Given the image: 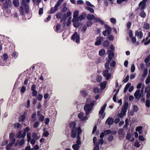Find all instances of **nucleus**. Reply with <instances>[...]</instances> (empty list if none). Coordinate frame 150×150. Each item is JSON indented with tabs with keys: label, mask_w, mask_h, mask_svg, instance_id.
<instances>
[{
	"label": "nucleus",
	"mask_w": 150,
	"mask_h": 150,
	"mask_svg": "<svg viewBox=\"0 0 150 150\" xmlns=\"http://www.w3.org/2000/svg\"><path fill=\"white\" fill-rule=\"evenodd\" d=\"M89 99H88L86 101L87 104L84 106V110L86 112V115H88L93 109V107L96 101H92L90 104L89 103Z\"/></svg>",
	"instance_id": "obj_1"
},
{
	"label": "nucleus",
	"mask_w": 150,
	"mask_h": 150,
	"mask_svg": "<svg viewBox=\"0 0 150 150\" xmlns=\"http://www.w3.org/2000/svg\"><path fill=\"white\" fill-rule=\"evenodd\" d=\"M69 125L70 127L72 128L71 130L72 134H71V137L72 138H75L76 137L77 133H78L79 130L81 129L80 127H79L78 128H76V123L75 122L70 123Z\"/></svg>",
	"instance_id": "obj_2"
},
{
	"label": "nucleus",
	"mask_w": 150,
	"mask_h": 150,
	"mask_svg": "<svg viewBox=\"0 0 150 150\" xmlns=\"http://www.w3.org/2000/svg\"><path fill=\"white\" fill-rule=\"evenodd\" d=\"M26 13H28L29 11L28 5L26 3L25 0H22V5L20 6V14L23 16L24 15V10Z\"/></svg>",
	"instance_id": "obj_3"
},
{
	"label": "nucleus",
	"mask_w": 150,
	"mask_h": 150,
	"mask_svg": "<svg viewBox=\"0 0 150 150\" xmlns=\"http://www.w3.org/2000/svg\"><path fill=\"white\" fill-rule=\"evenodd\" d=\"M128 106V102L125 103L123 108L122 109V110L120 112L119 114L118 117L122 118L125 115L126 112H127Z\"/></svg>",
	"instance_id": "obj_4"
},
{
	"label": "nucleus",
	"mask_w": 150,
	"mask_h": 150,
	"mask_svg": "<svg viewBox=\"0 0 150 150\" xmlns=\"http://www.w3.org/2000/svg\"><path fill=\"white\" fill-rule=\"evenodd\" d=\"M64 1V0H59L57 4L55 5L54 7H51L50 10V13H53L57 11L58 9V7L61 3Z\"/></svg>",
	"instance_id": "obj_5"
},
{
	"label": "nucleus",
	"mask_w": 150,
	"mask_h": 150,
	"mask_svg": "<svg viewBox=\"0 0 150 150\" xmlns=\"http://www.w3.org/2000/svg\"><path fill=\"white\" fill-rule=\"evenodd\" d=\"M104 27L106 30L103 32V34L104 36H105L107 35V33L108 35L110 34L111 29V28L107 24L104 25Z\"/></svg>",
	"instance_id": "obj_6"
},
{
	"label": "nucleus",
	"mask_w": 150,
	"mask_h": 150,
	"mask_svg": "<svg viewBox=\"0 0 150 150\" xmlns=\"http://www.w3.org/2000/svg\"><path fill=\"white\" fill-rule=\"evenodd\" d=\"M80 35L78 34L76 32H75L72 35L71 39L75 41L76 43H78L80 41Z\"/></svg>",
	"instance_id": "obj_7"
},
{
	"label": "nucleus",
	"mask_w": 150,
	"mask_h": 150,
	"mask_svg": "<svg viewBox=\"0 0 150 150\" xmlns=\"http://www.w3.org/2000/svg\"><path fill=\"white\" fill-rule=\"evenodd\" d=\"M103 76L106 78L107 80H109L111 77V74L109 73L108 70L103 71Z\"/></svg>",
	"instance_id": "obj_8"
},
{
	"label": "nucleus",
	"mask_w": 150,
	"mask_h": 150,
	"mask_svg": "<svg viewBox=\"0 0 150 150\" xmlns=\"http://www.w3.org/2000/svg\"><path fill=\"white\" fill-rule=\"evenodd\" d=\"M11 5V0H6L5 2L3 4V8L5 9H7L10 7Z\"/></svg>",
	"instance_id": "obj_9"
},
{
	"label": "nucleus",
	"mask_w": 150,
	"mask_h": 150,
	"mask_svg": "<svg viewBox=\"0 0 150 150\" xmlns=\"http://www.w3.org/2000/svg\"><path fill=\"white\" fill-rule=\"evenodd\" d=\"M82 130L79 129L78 130V133H77V140L76 141V144H78L79 146L81 144V142L80 140V137L79 136L80 134L82 132Z\"/></svg>",
	"instance_id": "obj_10"
},
{
	"label": "nucleus",
	"mask_w": 150,
	"mask_h": 150,
	"mask_svg": "<svg viewBox=\"0 0 150 150\" xmlns=\"http://www.w3.org/2000/svg\"><path fill=\"white\" fill-rule=\"evenodd\" d=\"M103 40L102 37H99L97 38L95 44L96 45H99L101 44Z\"/></svg>",
	"instance_id": "obj_11"
},
{
	"label": "nucleus",
	"mask_w": 150,
	"mask_h": 150,
	"mask_svg": "<svg viewBox=\"0 0 150 150\" xmlns=\"http://www.w3.org/2000/svg\"><path fill=\"white\" fill-rule=\"evenodd\" d=\"M25 136V133L21 130L19 131L17 135V137L19 139L24 138Z\"/></svg>",
	"instance_id": "obj_12"
},
{
	"label": "nucleus",
	"mask_w": 150,
	"mask_h": 150,
	"mask_svg": "<svg viewBox=\"0 0 150 150\" xmlns=\"http://www.w3.org/2000/svg\"><path fill=\"white\" fill-rule=\"evenodd\" d=\"M140 90H137L135 92L134 96L135 98L137 99H139L141 96V95L140 93Z\"/></svg>",
	"instance_id": "obj_13"
},
{
	"label": "nucleus",
	"mask_w": 150,
	"mask_h": 150,
	"mask_svg": "<svg viewBox=\"0 0 150 150\" xmlns=\"http://www.w3.org/2000/svg\"><path fill=\"white\" fill-rule=\"evenodd\" d=\"M135 36H137L138 39H141L143 37V34L141 31H139L137 30L135 32Z\"/></svg>",
	"instance_id": "obj_14"
},
{
	"label": "nucleus",
	"mask_w": 150,
	"mask_h": 150,
	"mask_svg": "<svg viewBox=\"0 0 150 150\" xmlns=\"http://www.w3.org/2000/svg\"><path fill=\"white\" fill-rule=\"evenodd\" d=\"M114 120L111 117H109L106 121L105 123L108 125H112L113 123Z\"/></svg>",
	"instance_id": "obj_15"
},
{
	"label": "nucleus",
	"mask_w": 150,
	"mask_h": 150,
	"mask_svg": "<svg viewBox=\"0 0 150 150\" xmlns=\"http://www.w3.org/2000/svg\"><path fill=\"white\" fill-rule=\"evenodd\" d=\"M83 114L82 112H80L78 115V117L82 121L85 120L87 118L86 116H85L84 117H83Z\"/></svg>",
	"instance_id": "obj_16"
},
{
	"label": "nucleus",
	"mask_w": 150,
	"mask_h": 150,
	"mask_svg": "<svg viewBox=\"0 0 150 150\" xmlns=\"http://www.w3.org/2000/svg\"><path fill=\"white\" fill-rule=\"evenodd\" d=\"M107 82L106 81H104L103 82L100 83L99 85L98 86H100L101 90L104 89L106 87Z\"/></svg>",
	"instance_id": "obj_17"
},
{
	"label": "nucleus",
	"mask_w": 150,
	"mask_h": 150,
	"mask_svg": "<svg viewBox=\"0 0 150 150\" xmlns=\"http://www.w3.org/2000/svg\"><path fill=\"white\" fill-rule=\"evenodd\" d=\"M107 52L109 53L108 56L109 59V60H111L114 56L113 52L111 50H108Z\"/></svg>",
	"instance_id": "obj_18"
},
{
	"label": "nucleus",
	"mask_w": 150,
	"mask_h": 150,
	"mask_svg": "<svg viewBox=\"0 0 150 150\" xmlns=\"http://www.w3.org/2000/svg\"><path fill=\"white\" fill-rule=\"evenodd\" d=\"M86 13H83L78 18V21H81L82 20H84L85 19L86 17Z\"/></svg>",
	"instance_id": "obj_19"
},
{
	"label": "nucleus",
	"mask_w": 150,
	"mask_h": 150,
	"mask_svg": "<svg viewBox=\"0 0 150 150\" xmlns=\"http://www.w3.org/2000/svg\"><path fill=\"white\" fill-rule=\"evenodd\" d=\"M118 133L119 136L123 138L124 137V129H119L118 132Z\"/></svg>",
	"instance_id": "obj_20"
},
{
	"label": "nucleus",
	"mask_w": 150,
	"mask_h": 150,
	"mask_svg": "<svg viewBox=\"0 0 150 150\" xmlns=\"http://www.w3.org/2000/svg\"><path fill=\"white\" fill-rule=\"evenodd\" d=\"M106 106L107 104L105 103L104 104L103 106L101 108L99 112V113L100 114L102 115L103 114Z\"/></svg>",
	"instance_id": "obj_21"
},
{
	"label": "nucleus",
	"mask_w": 150,
	"mask_h": 150,
	"mask_svg": "<svg viewBox=\"0 0 150 150\" xmlns=\"http://www.w3.org/2000/svg\"><path fill=\"white\" fill-rule=\"evenodd\" d=\"M61 26L60 24L57 25L56 26L55 31L57 32H62L63 31V30H61Z\"/></svg>",
	"instance_id": "obj_22"
},
{
	"label": "nucleus",
	"mask_w": 150,
	"mask_h": 150,
	"mask_svg": "<svg viewBox=\"0 0 150 150\" xmlns=\"http://www.w3.org/2000/svg\"><path fill=\"white\" fill-rule=\"evenodd\" d=\"M80 93L81 95L84 97H86L88 95V93L87 92L83 90L81 91Z\"/></svg>",
	"instance_id": "obj_23"
},
{
	"label": "nucleus",
	"mask_w": 150,
	"mask_h": 150,
	"mask_svg": "<svg viewBox=\"0 0 150 150\" xmlns=\"http://www.w3.org/2000/svg\"><path fill=\"white\" fill-rule=\"evenodd\" d=\"M86 18L88 20H92L93 19H94L95 17L93 14H89L87 15Z\"/></svg>",
	"instance_id": "obj_24"
},
{
	"label": "nucleus",
	"mask_w": 150,
	"mask_h": 150,
	"mask_svg": "<svg viewBox=\"0 0 150 150\" xmlns=\"http://www.w3.org/2000/svg\"><path fill=\"white\" fill-rule=\"evenodd\" d=\"M142 127L141 126H139L137 127L136 129V131L138 132L139 134H140L142 133Z\"/></svg>",
	"instance_id": "obj_25"
},
{
	"label": "nucleus",
	"mask_w": 150,
	"mask_h": 150,
	"mask_svg": "<svg viewBox=\"0 0 150 150\" xmlns=\"http://www.w3.org/2000/svg\"><path fill=\"white\" fill-rule=\"evenodd\" d=\"M26 117L25 115H21L19 118V122H23L25 120Z\"/></svg>",
	"instance_id": "obj_26"
},
{
	"label": "nucleus",
	"mask_w": 150,
	"mask_h": 150,
	"mask_svg": "<svg viewBox=\"0 0 150 150\" xmlns=\"http://www.w3.org/2000/svg\"><path fill=\"white\" fill-rule=\"evenodd\" d=\"M105 51L104 49H102L100 50L99 52V55L101 56H103L105 54Z\"/></svg>",
	"instance_id": "obj_27"
},
{
	"label": "nucleus",
	"mask_w": 150,
	"mask_h": 150,
	"mask_svg": "<svg viewBox=\"0 0 150 150\" xmlns=\"http://www.w3.org/2000/svg\"><path fill=\"white\" fill-rule=\"evenodd\" d=\"M131 85V83H127L126 85L125 86V87L123 92L124 93H125L126 92L127 89L128 88H129V87L130 86V85Z\"/></svg>",
	"instance_id": "obj_28"
},
{
	"label": "nucleus",
	"mask_w": 150,
	"mask_h": 150,
	"mask_svg": "<svg viewBox=\"0 0 150 150\" xmlns=\"http://www.w3.org/2000/svg\"><path fill=\"white\" fill-rule=\"evenodd\" d=\"M79 146L76 144H74L72 146V148L74 150H79Z\"/></svg>",
	"instance_id": "obj_29"
},
{
	"label": "nucleus",
	"mask_w": 150,
	"mask_h": 150,
	"mask_svg": "<svg viewBox=\"0 0 150 150\" xmlns=\"http://www.w3.org/2000/svg\"><path fill=\"white\" fill-rule=\"evenodd\" d=\"M89 11L90 13H94V10L92 8L88 6H86L85 7Z\"/></svg>",
	"instance_id": "obj_30"
},
{
	"label": "nucleus",
	"mask_w": 150,
	"mask_h": 150,
	"mask_svg": "<svg viewBox=\"0 0 150 150\" xmlns=\"http://www.w3.org/2000/svg\"><path fill=\"white\" fill-rule=\"evenodd\" d=\"M139 15L141 17L144 18L146 17V15L144 11H142L140 13Z\"/></svg>",
	"instance_id": "obj_31"
},
{
	"label": "nucleus",
	"mask_w": 150,
	"mask_h": 150,
	"mask_svg": "<svg viewBox=\"0 0 150 150\" xmlns=\"http://www.w3.org/2000/svg\"><path fill=\"white\" fill-rule=\"evenodd\" d=\"M66 16L67 15L66 13H65L64 14L61 20V22H62L63 21H65L67 20L68 17Z\"/></svg>",
	"instance_id": "obj_32"
},
{
	"label": "nucleus",
	"mask_w": 150,
	"mask_h": 150,
	"mask_svg": "<svg viewBox=\"0 0 150 150\" xmlns=\"http://www.w3.org/2000/svg\"><path fill=\"white\" fill-rule=\"evenodd\" d=\"M27 141L28 142H29L30 141L31 139V133L30 132L27 133Z\"/></svg>",
	"instance_id": "obj_33"
},
{
	"label": "nucleus",
	"mask_w": 150,
	"mask_h": 150,
	"mask_svg": "<svg viewBox=\"0 0 150 150\" xmlns=\"http://www.w3.org/2000/svg\"><path fill=\"white\" fill-rule=\"evenodd\" d=\"M103 45L104 47H107L109 46V42L108 40L104 41L103 43Z\"/></svg>",
	"instance_id": "obj_34"
},
{
	"label": "nucleus",
	"mask_w": 150,
	"mask_h": 150,
	"mask_svg": "<svg viewBox=\"0 0 150 150\" xmlns=\"http://www.w3.org/2000/svg\"><path fill=\"white\" fill-rule=\"evenodd\" d=\"M100 89L98 87H95L93 89V92L94 93H99Z\"/></svg>",
	"instance_id": "obj_35"
},
{
	"label": "nucleus",
	"mask_w": 150,
	"mask_h": 150,
	"mask_svg": "<svg viewBox=\"0 0 150 150\" xmlns=\"http://www.w3.org/2000/svg\"><path fill=\"white\" fill-rule=\"evenodd\" d=\"M148 73V69L146 68H145L143 70V76L144 77H146Z\"/></svg>",
	"instance_id": "obj_36"
},
{
	"label": "nucleus",
	"mask_w": 150,
	"mask_h": 150,
	"mask_svg": "<svg viewBox=\"0 0 150 150\" xmlns=\"http://www.w3.org/2000/svg\"><path fill=\"white\" fill-rule=\"evenodd\" d=\"M44 116L42 114L39 117L38 120L40 122H43L44 120Z\"/></svg>",
	"instance_id": "obj_37"
},
{
	"label": "nucleus",
	"mask_w": 150,
	"mask_h": 150,
	"mask_svg": "<svg viewBox=\"0 0 150 150\" xmlns=\"http://www.w3.org/2000/svg\"><path fill=\"white\" fill-rule=\"evenodd\" d=\"M144 61L146 63H148L149 61H150V54L148 55Z\"/></svg>",
	"instance_id": "obj_38"
},
{
	"label": "nucleus",
	"mask_w": 150,
	"mask_h": 150,
	"mask_svg": "<svg viewBox=\"0 0 150 150\" xmlns=\"http://www.w3.org/2000/svg\"><path fill=\"white\" fill-rule=\"evenodd\" d=\"M13 4L14 5L17 7L18 6L19 4V1L18 0H13Z\"/></svg>",
	"instance_id": "obj_39"
},
{
	"label": "nucleus",
	"mask_w": 150,
	"mask_h": 150,
	"mask_svg": "<svg viewBox=\"0 0 150 150\" xmlns=\"http://www.w3.org/2000/svg\"><path fill=\"white\" fill-rule=\"evenodd\" d=\"M109 64L110 62L109 61H108L105 63V67L107 70H108L110 69Z\"/></svg>",
	"instance_id": "obj_40"
},
{
	"label": "nucleus",
	"mask_w": 150,
	"mask_h": 150,
	"mask_svg": "<svg viewBox=\"0 0 150 150\" xmlns=\"http://www.w3.org/2000/svg\"><path fill=\"white\" fill-rule=\"evenodd\" d=\"M79 11L78 10H76L74 13L73 17L77 18L79 15Z\"/></svg>",
	"instance_id": "obj_41"
},
{
	"label": "nucleus",
	"mask_w": 150,
	"mask_h": 150,
	"mask_svg": "<svg viewBox=\"0 0 150 150\" xmlns=\"http://www.w3.org/2000/svg\"><path fill=\"white\" fill-rule=\"evenodd\" d=\"M13 144L10 143L6 146V149L7 150H10L12 148Z\"/></svg>",
	"instance_id": "obj_42"
},
{
	"label": "nucleus",
	"mask_w": 150,
	"mask_h": 150,
	"mask_svg": "<svg viewBox=\"0 0 150 150\" xmlns=\"http://www.w3.org/2000/svg\"><path fill=\"white\" fill-rule=\"evenodd\" d=\"M79 25L80 23L78 21H77L74 23L73 26L75 28H77L79 27Z\"/></svg>",
	"instance_id": "obj_43"
},
{
	"label": "nucleus",
	"mask_w": 150,
	"mask_h": 150,
	"mask_svg": "<svg viewBox=\"0 0 150 150\" xmlns=\"http://www.w3.org/2000/svg\"><path fill=\"white\" fill-rule=\"evenodd\" d=\"M62 14L61 13H58L56 15V18L58 19H60L62 17Z\"/></svg>",
	"instance_id": "obj_44"
},
{
	"label": "nucleus",
	"mask_w": 150,
	"mask_h": 150,
	"mask_svg": "<svg viewBox=\"0 0 150 150\" xmlns=\"http://www.w3.org/2000/svg\"><path fill=\"white\" fill-rule=\"evenodd\" d=\"M145 105L146 106L149 108L150 106V102L149 100L147 99L146 100Z\"/></svg>",
	"instance_id": "obj_45"
},
{
	"label": "nucleus",
	"mask_w": 150,
	"mask_h": 150,
	"mask_svg": "<svg viewBox=\"0 0 150 150\" xmlns=\"http://www.w3.org/2000/svg\"><path fill=\"white\" fill-rule=\"evenodd\" d=\"M86 4L88 6H89L90 7H94L95 6H94L90 2H89V1H86Z\"/></svg>",
	"instance_id": "obj_46"
},
{
	"label": "nucleus",
	"mask_w": 150,
	"mask_h": 150,
	"mask_svg": "<svg viewBox=\"0 0 150 150\" xmlns=\"http://www.w3.org/2000/svg\"><path fill=\"white\" fill-rule=\"evenodd\" d=\"M150 82V76H148L145 81V83L146 84H148Z\"/></svg>",
	"instance_id": "obj_47"
},
{
	"label": "nucleus",
	"mask_w": 150,
	"mask_h": 150,
	"mask_svg": "<svg viewBox=\"0 0 150 150\" xmlns=\"http://www.w3.org/2000/svg\"><path fill=\"white\" fill-rule=\"evenodd\" d=\"M108 139L110 142L112 141L113 140V136L112 135H109Z\"/></svg>",
	"instance_id": "obj_48"
},
{
	"label": "nucleus",
	"mask_w": 150,
	"mask_h": 150,
	"mask_svg": "<svg viewBox=\"0 0 150 150\" xmlns=\"http://www.w3.org/2000/svg\"><path fill=\"white\" fill-rule=\"evenodd\" d=\"M129 76L127 75L125 78L123 80V81L124 83H127L129 80Z\"/></svg>",
	"instance_id": "obj_49"
},
{
	"label": "nucleus",
	"mask_w": 150,
	"mask_h": 150,
	"mask_svg": "<svg viewBox=\"0 0 150 150\" xmlns=\"http://www.w3.org/2000/svg\"><path fill=\"white\" fill-rule=\"evenodd\" d=\"M26 90V87L24 86H23L21 87L20 91L22 93H24Z\"/></svg>",
	"instance_id": "obj_50"
},
{
	"label": "nucleus",
	"mask_w": 150,
	"mask_h": 150,
	"mask_svg": "<svg viewBox=\"0 0 150 150\" xmlns=\"http://www.w3.org/2000/svg\"><path fill=\"white\" fill-rule=\"evenodd\" d=\"M18 53L17 52H13L12 54V56L13 57H14L15 59L18 57Z\"/></svg>",
	"instance_id": "obj_51"
},
{
	"label": "nucleus",
	"mask_w": 150,
	"mask_h": 150,
	"mask_svg": "<svg viewBox=\"0 0 150 150\" xmlns=\"http://www.w3.org/2000/svg\"><path fill=\"white\" fill-rule=\"evenodd\" d=\"M30 130L29 127H26L24 130V131L23 132L25 133V135H26V133L28 132Z\"/></svg>",
	"instance_id": "obj_52"
},
{
	"label": "nucleus",
	"mask_w": 150,
	"mask_h": 150,
	"mask_svg": "<svg viewBox=\"0 0 150 150\" xmlns=\"http://www.w3.org/2000/svg\"><path fill=\"white\" fill-rule=\"evenodd\" d=\"M102 78L101 76H98L96 78V81L98 82H100L102 81Z\"/></svg>",
	"instance_id": "obj_53"
},
{
	"label": "nucleus",
	"mask_w": 150,
	"mask_h": 150,
	"mask_svg": "<svg viewBox=\"0 0 150 150\" xmlns=\"http://www.w3.org/2000/svg\"><path fill=\"white\" fill-rule=\"evenodd\" d=\"M25 142V140L24 139H22L20 142L19 143V145L20 146H22Z\"/></svg>",
	"instance_id": "obj_54"
},
{
	"label": "nucleus",
	"mask_w": 150,
	"mask_h": 150,
	"mask_svg": "<svg viewBox=\"0 0 150 150\" xmlns=\"http://www.w3.org/2000/svg\"><path fill=\"white\" fill-rule=\"evenodd\" d=\"M43 98V96L42 94H38V99L39 100H41L42 98Z\"/></svg>",
	"instance_id": "obj_55"
},
{
	"label": "nucleus",
	"mask_w": 150,
	"mask_h": 150,
	"mask_svg": "<svg viewBox=\"0 0 150 150\" xmlns=\"http://www.w3.org/2000/svg\"><path fill=\"white\" fill-rule=\"evenodd\" d=\"M105 135H108L111 133V131L110 130H108L104 131V132Z\"/></svg>",
	"instance_id": "obj_56"
},
{
	"label": "nucleus",
	"mask_w": 150,
	"mask_h": 150,
	"mask_svg": "<svg viewBox=\"0 0 150 150\" xmlns=\"http://www.w3.org/2000/svg\"><path fill=\"white\" fill-rule=\"evenodd\" d=\"M116 62L115 61H113L112 62L110 63V67H115Z\"/></svg>",
	"instance_id": "obj_57"
},
{
	"label": "nucleus",
	"mask_w": 150,
	"mask_h": 150,
	"mask_svg": "<svg viewBox=\"0 0 150 150\" xmlns=\"http://www.w3.org/2000/svg\"><path fill=\"white\" fill-rule=\"evenodd\" d=\"M103 143V140L102 139H100L98 140V145H102Z\"/></svg>",
	"instance_id": "obj_58"
},
{
	"label": "nucleus",
	"mask_w": 150,
	"mask_h": 150,
	"mask_svg": "<svg viewBox=\"0 0 150 150\" xmlns=\"http://www.w3.org/2000/svg\"><path fill=\"white\" fill-rule=\"evenodd\" d=\"M93 23L91 21H89L87 23V25L88 27H90L92 24Z\"/></svg>",
	"instance_id": "obj_59"
},
{
	"label": "nucleus",
	"mask_w": 150,
	"mask_h": 150,
	"mask_svg": "<svg viewBox=\"0 0 150 150\" xmlns=\"http://www.w3.org/2000/svg\"><path fill=\"white\" fill-rule=\"evenodd\" d=\"M43 135L45 137H47L49 135V133L48 131L44 132L43 133Z\"/></svg>",
	"instance_id": "obj_60"
},
{
	"label": "nucleus",
	"mask_w": 150,
	"mask_h": 150,
	"mask_svg": "<svg viewBox=\"0 0 150 150\" xmlns=\"http://www.w3.org/2000/svg\"><path fill=\"white\" fill-rule=\"evenodd\" d=\"M39 125V122L38 121H37L34 123L33 127L35 128L37 127Z\"/></svg>",
	"instance_id": "obj_61"
},
{
	"label": "nucleus",
	"mask_w": 150,
	"mask_h": 150,
	"mask_svg": "<svg viewBox=\"0 0 150 150\" xmlns=\"http://www.w3.org/2000/svg\"><path fill=\"white\" fill-rule=\"evenodd\" d=\"M110 21L112 23H115L116 22V20L115 18H112L110 19Z\"/></svg>",
	"instance_id": "obj_62"
},
{
	"label": "nucleus",
	"mask_w": 150,
	"mask_h": 150,
	"mask_svg": "<svg viewBox=\"0 0 150 150\" xmlns=\"http://www.w3.org/2000/svg\"><path fill=\"white\" fill-rule=\"evenodd\" d=\"M21 126V124L19 123H17L14 125V127L15 128L17 129L19 128Z\"/></svg>",
	"instance_id": "obj_63"
},
{
	"label": "nucleus",
	"mask_w": 150,
	"mask_h": 150,
	"mask_svg": "<svg viewBox=\"0 0 150 150\" xmlns=\"http://www.w3.org/2000/svg\"><path fill=\"white\" fill-rule=\"evenodd\" d=\"M25 150H34V149H31L30 146H28L25 148Z\"/></svg>",
	"instance_id": "obj_64"
}]
</instances>
